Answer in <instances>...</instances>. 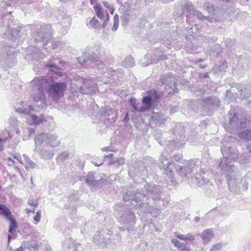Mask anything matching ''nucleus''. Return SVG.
Here are the masks:
<instances>
[{"mask_svg": "<svg viewBox=\"0 0 251 251\" xmlns=\"http://www.w3.org/2000/svg\"><path fill=\"white\" fill-rule=\"evenodd\" d=\"M221 151L223 158L219 166L222 170L228 172L226 177L229 191L235 194H239L241 191H247L249 184L246 177H242L239 180L238 177L240 176L239 173L235 171V167L231 161L238 158V151L230 146L227 141L224 140L222 142Z\"/></svg>", "mask_w": 251, "mask_h": 251, "instance_id": "f257e3e1", "label": "nucleus"}, {"mask_svg": "<svg viewBox=\"0 0 251 251\" xmlns=\"http://www.w3.org/2000/svg\"><path fill=\"white\" fill-rule=\"evenodd\" d=\"M161 188L159 185L148 184L144 187L143 189L128 191L124 196L123 200L125 201H130L131 205L136 209L139 208L144 212H150L149 202L147 201L151 198L154 201L160 199Z\"/></svg>", "mask_w": 251, "mask_h": 251, "instance_id": "f03ea898", "label": "nucleus"}, {"mask_svg": "<svg viewBox=\"0 0 251 251\" xmlns=\"http://www.w3.org/2000/svg\"><path fill=\"white\" fill-rule=\"evenodd\" d=\"M227 118L229 122L226 123L224 126L226 130L236 133L244 140H251V117L239 118L236 113L230 111L227 114Z\"/></svg>", "mask_w": 251, "mask_h": 251, "instance_id": "7ed1b4c3", "label": "nucleus"}, {"mask_svg": "<svg viewBox=\"0 0 251 251\" xmlns=\"http://www.w3.org/2000/svg\"><path fill=\"white\" fill-rule=\"evenodd\" d=\"M117 219L122 226H119V232L117 233V242H120L124 235L122 232L127 231L128 233L136 231L135 224L136 218L135 214L126 206H119L116 212Z\"/></svg>", "mask_w": 251, "mask_h": 251, "instance_id": "20e7f679", "label": "nucleus"}, {"mask_svg": "<svg viewBox=\"0 0 251 251\" xmlns=\"http://www.w3.org/2000/svg\"><path fill=\"white\" fill-rule=\"evenodd\" d=\"M10 14L11 12L7 11L3 14V16L0 17V33H3L4 38L11 40H15L19 37L24 39V36L26 34L24 33L25 27L18 26L15 27L14 25L11 24Z\"/></svg>", "mask_w": 251, "mask_h": 251, "instance_id": "39448f33", "label": "nucleus"}, {"mask_svg": "<svg viewBox=\"0 0 251 251\" xmlns=\"http://www.w3.org/2000/svg\"><path fill=\"white\" fill-rule=\"evenodd\" d=\"M42 77L38 83L42 85L46 90L48 91L49 96L54 100H58L64 95V91L66 87V84L64 82H54L52 78L50 76Z\"/></svg>", "mask_w": 251, "mask_h": 251, "instance_id": "423d86ee", "label": "nucleus"}, {"mask_svg": "<svg viewBox=\"0 0 251 251\" xmlns=\"http://www.w3.org/2000/svg\"><path fill=\"white\" fill-rule=\"evenodd\" d=\"M13 50L6 42H0V65L3 67H11L15 65L17 60Z\"/></svg>", "mask_w": 251, "mask_h": 251, "instance_id": "0eeeda50", "label": "nucleus"}, {"mask_svg": "<svg viewBox=\"0 0 251 251\" xmlns=\"http://www.w3.org/2000/svg\"><path fill=\"white\" fill-rule=\"evenodd\" d=\"M42 77H37L34 78L31 82L30 84L32 87V91L34 93L33 95V100L35 104L40 108H43L47 105V101L44 91H46L42 85H40L38 83L41 80Z\"/></svg>", "mask_w": 251, "mask_h": 251, "instance_id": "6e6552de", "label": "nucleus"}, {"mask_svg": "<svg viewBox=\"0 0 251 251\" xmlns=\"http://www.w3.org/2000/svg\"><path fill=\"white\" fill-rule=\"evenodd\" d=\"M100 53V48L97 47L95 51L93 50L91 52H85L81 57H78L77 59L79 63L81 65H88L92 64L97 66L99 65L103 66V64H101L98 56Z\"/></svg>", "mask_w": 251, "mask_h": 251, "instance_id": "1a4fd4ad", "label": "nucleus"}, {"mask_svg": "<svg viewBox=\"0 0 251 251\" xmlns=\"http://www.w3.org/2000/svg\"><path fill=\"white\" fill-rule=\"evenodd\" d=\"M34 111L33 108L31 106H28V108L20 107L16 109V112L20 114H24L26 115L25 118L31 122L30 124L40 125L46 122L43 115H40L37 116L35 114L31 113V111Z\"/></svg>", "mask_w": 251, "mask_h": 251, "instance_id": "9d476101", "label": "nucleus"}, {"mask_svg": "<svg viewBox=\"0 0 251 251\" xmlns=\"http://www.w3.org/2000/svg\"><path fill=\"white\" fill-rule=\"evenodd\" d=\"M34 142L38 144L48 145L52 147H55L60 144V141L58 140V137L56 134L51 133H41L36 135Z\"/></svg>", "mask_w": 251, "mask_h": 251, "instance_id": "9b49d317", "label": "nucleus"}, {"mask_svg": "<svg viewBox=\"0 0 251 251\" xmlns=\"http://www.w3.org/2000/svg\"><path fill=\"white\" fill-rule=\"evenodd\" d=\"M78 91L82 94H90L95 92L97 85L92 79H86L81 77L78 80Z\"/></svg>", "mask_w": 251, "mask_h": 251, "instance_id": "f8f14e48", "label": "nucleus"}, {"mask_svg": "<svg viewBox=\"0 0 251 251\" xmlns=\"http://www.w3.org/2000/svg\"><path fill=\"white\" fill-rule=\"evenodd\" d=\"M52 35L51 25H46L42 26L40 31L34 35L35 40L37 42H43V47L45 48Z\"/></svg>", "mask_w": 251, "mask_h": 251, "instance_id": "ddd939ff", "label": "nucleus"}, {"mask_svg": "<svg viewBox=\"0 0 251 251\" xmlns=\"http://www.w3.org/2000/svg\"><path fill=\"white\" fill-rule=\"evenodd\" d=\"M161 82L171 88L173 90V93L178 92L176 88V78L171 73L165 74L161 75L160 78Z\"/></svg>", "mask_w": 251, "mask_h": 251, "instance_id": "4468645a", "label": "nucleus"}, {"mask_svg": "<svg viewBox=\"0 0 251 251\" xmlns=\"http://www.w3.org/2000/svg\"><path fill=\"white\" fill-rule=\"evenodd\" d=\"M200 102L205 109L209 111H212L217 108L220 105L219 99L215 97H208L201 100Z\"/></svg>", "mask_w": 251, "mask_h": 251, "instance_id": "2eb2a0df", "label": "nucleus"}, {"mask_svg": "<svg viewBox=\"0 0 251 251\" xmlns=\"http://www.w3.org/2000/svg\"><path fill=\"white\" fill-rule=\"evenodd\" d=\"M195 167L196 162L194 160H190L186 161L184 167H181L176 164L175 168L180 175L182 176H187L191 174Z\"/></svg>", "mask_w": 251, "mask_h": 251, "instance_id": "dca6fc26", "label": "nucleus"}, {"mask_svg": "<svg viewBox=\"0 0 251 251\" xmlns=\"http://www.w3.org/2000/svg\"><path fill=\"white\" fill-rule=\"evenodd\" d=\"M35 151L39 153L41 158L44 159H50L53 157L54 154L53 150L49 151L44 149V147L45 145H43V144H36V142H35Z\"/></svg>", "mask_w": 251, "mask_h": 251, "instance_id": "f3484780", "label": "nucleus"}, {"mask_svg": "<svg viewBox=\"0 0 251 251\" xmlns=\"http://www.w3.org/2000/svg\"><path fill=\"white\" fill-rule=\"evenodd\" d=\"M159 161L163 165L162 168L164 170L163 173L171 177L173 169L175 168L176 164H174L172 161H168L167 158L163 155L160 156Z\"/></svg>", "mask_w": 251, "mask_h": 251, "instance_id": "a211bd4d", "label": "nucleus"}, {"mask_svg": "<svg viewBox=\"0 0 251 251\" xmlns=\"http://www.w3.org/2000/svg\"><path fill=\"white\" fill-rule=\"evenodd\" d=\"M166 121V119L165 115L160 113H152L150 119L151 124H154L159 126L164 125Z\"/></svg>", "mask_w": 251, "mask_h": 251, "instance_id": "6ab92c4d", "label": "nucleus"}, {"mask_svg": "<svg viewBox=\"0 0 251 251\" xmlns=\"http://www.w3.org/2000/svg\"><path fill=\"white\" fill-rule=\"evenodd\" d=\"M184 132L185 129L184 127L180 124H177L175 129V134L176 135V137L177 135L179 136V138H176V143L179 144L178 145L179 147L183 146L185 144V136L184 135Z\"/></svg>", "mask_w": 251, "mask_h": 251, "instance_id": "aec40b11", "label": "nucleus"}, {"mask_svg": "<svg viewBox=\"0 0 251 251\" xmlns=\"http://www.w3.org/2000/svg\"><path fill=\"white\" fill-rule=\"evenodd\" d=\"M237 88L240 92V99L248 98L251 96V85L248 84L245 86L243 84H238Z\"/></svg>", "mask_w": 251, "mask_h": 251, "instance_id": "412c9836", "label": "nucleus"}, {"mask_svg": "<svg viewBox=\"0 0 251 251\" xmlns=\"http://www.w3.org/2000/svg\"><path fill=\"white\" fill-rule=\"evenodd\" d=\"M206 176L208 175L202 171L200 173H196L195 177L193 178V180L198 186L200 187L209 181V178L206 177Z\"/></svg>", "mask_w": 251, "mask_h": 251, "instance_id": "4be33fe9", "label": "nucleus"}, {"mask_svg": "<svg viewBox=\"0 0 251 251\" xmlns=\"http://www.w3.org/2000/svg\"><path fill=\"white\" fill-rule=\"evenodd\" d=\"M2 215H4L7 219L10 221L8 231L10 233H12L14 232V230L18 227L17 221L15 219L11 217V212L8 208L6 211H3V214Z\"/></svg>", "mask_w": 251, "mask_h": 251, "instance_id": "5701e85b", "label": "nucleus"}, {"mask_svg": "<svg viewBox=\"0 0 251 251\" xmlns=\"http://www.w3.org/2000/svg\"><path fill=\"white\" fill-rule=\"evenodd\" d=\"M93 242L95 244L97 245L104 246L106 244H108L109 242H113L114 244L117 243L116 242H113L110 241V238H108L107 237L101 238V235L100 232H98L96 234L94 235Z\"/></svg>", "mask_w": 251, "mask_h": 251, "instance_id": "b1692460", "label": "nucleus"}, {"mask_svg": "<svg viewBox=\"0 0 251 251\" xmlns=\"http://www.w3.org/2000/svg\"><path fill=\"white\" fill-rule=\"evenodd\" d=\"M60 62L61 61L58 59L53 61H50L47 64L46 66L49 68L50 71L54 72L56 75L62 76L63 75L62 72L60 71V68L58 65V64L60 63Z\"/></svg>", "mask_w": 251, "mask_h": 251, "instance_id": "393cba45", "label": "nucleus"}, {"mask_svg": "<svg viewBox=\"0 0 251 251\" xmlns=\"http://www.w3.org/2000/svg\"><path fill=\"white\" fill-rule=\"evenodd\" d=\"M79 246V244H75L73 239L71 238L66 239L62 243L64 251H69L71 248L73 249V251H77L76 249Z\"/></svg>", "mask_w": 251, "mask_h": 251, "instance_id": "a878e982", "label": "nucleus"}, {"mask_svg": "<svg viewBox=\"0 0 251 251\" xmlns=\"http://www.w3.org/2000/svg\"><path fill=\"white\" fill-rule=\"evenodd\" d=\"M203 41L204 43H207L209 44V45H213V47H211L210 49H208V47H206L207 48V51H210L211 52H216L217 54H218L220 52L219 50L221 48L220 45L215 44L214 41L213 39L207 37H204Z\"/></svg>", "mask_w": 251, "mask_h": 251, "instance_id": "bb28decb", "label": "nucleus"}, {"mask_svg": "<svg viewBox=\"0 0 251 251\" xmlns=\"http://www.w3.org/2000/svg\"><path fill=\"white\" fill-rule=\"evenodd\" d=\"M171 242L180 251H190L191 250L190 247L176 239H172Z\"/></svg>", "mask_w": 251, "mask_h": 251, "instance_id": "cd10ccee", "label": "nucleus"}, {"mask_svg": "<svg viewBox=\"0 0 251 251\" xmlns=\"http://www.w3.org/2000/svg\"><path fill=\"white\" fill-rule=\"evenodd\" d=\"M201 236L202 239L203 243L204 244H207L213 237L214 235L212 233V230L207 229L202 232Z\"/></svg>", "mask_w": 251, "mask_h": 251, "instance_id": "c85d7f7f", "label": "nucleus"}, {"mask_svg": "<svg viewBox=\"0 0 251 251\" xmlns=\"http://www.w3.org/2000/svg\"><path fill=\"white\" fill-rule=\"evenodd\" d=\"M135 65L134 59L130 55L126 57L121 64L122 66L126 68H132Z\"/></svg>", "mask_w": 251, "mask_h": 251, "instance_id": "c756f323", "label": "nucleus"}, {"mask_svg": "<svg viewBox=\"0 0 251 251\" xmlns=\"http://www.w3.org/2000/svg\"><path fill=\"white\" fill-rule=\"evenodd\" d=\"M193 10H196V9L194 8L193 6L191 4L187 3L185 5L183 12L184 13L186 12L189 13L186 15L187 21H191V19L192 17V13H193Z\"/></svg>", "mask_w": 251, "mask_h": 251, "instance_id": "7c9ffc66", "label": "nucleus"}, {"mask_svg": "<svg viewBox=\"0 0 251 251\" xmlns=\"http://www.w3.org/2000/svg\"><path fill=\"white\" fill-rule=\"evenodd\" d=\"M176 236L177 238L183 241H193L195 240V237L191 233H188L187 234L176 233Z\"/></svg>", "mask_w": 251, "mask_h": 251, "instance_id": "2f4dec72", "label": "nucleus"}, {"mask_svg": "<svg viewBox=\"0 0 251 251\" xmlns=\"http://www.w3.org/2000/svg\"><path fill=\"white\" fill-rule=\"evenodd\" d=\"M113 112V109L109 106H104L101 107L99 110L100 114L103 117H106L110 116Z\"/></svg>", "mask_w": 251, "mask_h": 251, "instance_id": "473e14b6", "label": "nucleus"}, {"mask_svg": "<svg viewBox=\"0 0 251 251\" xmlns=\"http://www.w3.org/2000/svg\"><path fill=\"white\" fill-rule=\"evenodd\" d=\"M142 103L147 108H151L153 105V100L150 95L146 96L143 98Z\"/></svg>", "mask_w": 251, "mask_h": 251, "instance_id": "72a5a7b5", "label": "nucleus"}, {"mask_svg": "<svg viewBox=\"0 0 251 251\" xmlns=\"http://www.w3.org/2000/svg\"><path fill=\"white\" fill-rule=\"evenodd\" d=\"M95 179L93 173H90L86 176L85 183L91 187L94 188Z\"/></svg>", "mask_w": 251, "mask_h": 251, "instance_id": "f704fd0d", "label": "nucleus"}, {"mask_svg": "<svg viewBox=\"0 0 251 251\" xmlns=\"http://www.w3.org/2000/svg\"><path fill=\"white\" fill-rule=\"evenodd\" d=\"M198 137V133L195 130H191V131L188 136L187 140L190 143H194Z\"/></svg>", "mask_w": 251, "mask_h": 251, "instance_id": "c9c22d12", "label": "nucleus"}, {"mask_svg": "<svg viewBox=\"0 0 251 251\" xmlns=\"http://www.w3.org/2000/svg\"><path fill=\"white\" fill-rule=\"evenodd\" d=\"M24 158L25 160V161L26 163V168L27 169H34L37 166L36 164L34 163L29 157H28L26 155L24 154L23 155Z\"/></svg>", "mask_w": 251, "mask_h": 251, "instance_id": "e433bc0d", "label": "nucleus"}, {"mask_svg": "<svg viewBox=\"0 0 251 251\" xmlns=\"http://www.w3.org/2000/svg\"><path fill=\"white\" fill-rule=\"evenodd\" d=\"M35 132V130L33 128L28 127L24 130V135L23 136V139L25 141L29 139L30 136L33 134Z\"/></svg>", "mask_w": 251, "mask_h": 251, "instance_id": "4c0bfd02", "label": "nucleus"}, {"mask_svg": "<svg viewBox=\"0 0 251 251\" xmlns=\"http://www.w3.org/2000/svg\"><path fill=\"white\" fill-rule=\"evenodd\" d=\"M192 16H196L197 18L203 21L204 20H207V21L211 22V18L209 17H206L203 16V15L200 12L196 9V10L193 11V13H192Z\"/></svg>", "mask_w": 251, "mask_h": 251, "instance_id": "58836bf2", "label": "nucleus"}, {"mask_svg": "<svg viewBox=\"0 0 251 251\" xmlns=\"http://www.w3.org/2000/svg\"><path fill=\"white\" fill-rule=\"evenodd\" d=\"M3 134H8L7 137H0V152L3 150V143L4 142H5L6 140H8V139L11 138L12 136H10V133L9 131L7 130H5L3 131Z\"/></svg>", "mask_w": 251, "mask_h": 251, "instance_id": "ea45409f", "label": "nucleus"}, {"mask_svg": "<svg viewBox=\"0 0 251 251\" xmlns=\"http://www.w3.org/2000/svg\"><path fill=\"white\" fill-rule=\"evenodd\" d=\"M90 25L92 27L96 29L101 28V24L95 17H94L90 20Z\"/></svg>", "mask_w": 251, "mask_h": 251, "instance_id": "a19ab883", "label": "nucleus"}, {"mask_svg": "<svg viewBox=\"0 0 251 251\" xmlns=\"http://www.w3.org/2000/svg\"><path fill=\"white\" fill-rule=\"evenodd\" d=\"M107 183V181L104 179H100L99 180H95L94 188H100Z\"/></svg>", "mask_w": 251, "mask_h": 251, "instance_id": "79ce46f5", "label": "nucleus"}, {"mask_svg": "<svg viewBox=\"0 0 251 251\" xmlns=\"http://www.w3.org/2000/svg\"><path fill=\"white\" fill-rule=\"evenodd\" d=\"M119 18L118 15L116 14L114 16V24L112 28V30L116 31L119 26Z\"/></svg>", "mask_w": 251, "mask_h": 251, "instance_id": "37998d69", "label": "nucleus"}, {"mask_svg": "<svg viewBox=\"0 0 251 251\" xmlns=\"http://www.w3.org/2000/svg\"><path fill=\"white\" fill-rule=\"evenodd\" d=\"M225 44H226V48L228 50H230L233 45H234L235 40L230 38H227L225 41Z\"/></svg>", "mask_w": 251, "mask_h": 251, "instance_id": "c03bdc74", "label": "nucleus"}, {"mask_svg": "<svg viewBox=\"0 0 251 251\" xmlns=\"http://www.w3.org/2000/svg\"><path fill=\"white\" fill-rule=\"evenodd\" d=\"M69 155V153L67 151H64L60 154L57 158L58 161L63 162Z\"/></svg>", "mask_w": 251, "mask_h": 251, "instance_id": "a18cd8bd", "label": "nucleus"}, {"mask_svg": "<svg viewBox=\"0 0 251 251\" xmlns=\"http://www.w3.org/2000/svg\"><path fill=\"white\" fill-rule=\"evenodd\" d=\"M149 95H150L152 98V100H157L160 98V95L158 93V92L156 91H151L149 93Z\"/></svg>", "mask_w": 251, "mask_h": 251, "instance_id": "49530a36", "label": "nucleus"}, {"mask_svg": "<svg viewBox=\"0 0 251 251\" xmlns=\"http://www.w3.org/2000/svg\"><path fill=\"white\" fill-rule=\"evenodd\" d=\"M203 6L209 13H211L214 11L213 5H212L209 2L205 3Z\"/></svg>", "mask_w": 251, "mask_h": 251, "instance_id": "de8ad7c7", "label": "nucleus"}, {"mask_svg": "<svg viewBox=\"0 0 251 251\" xmlns=\"http://www.w3.org/2000/svg\"><path fill=\"white\" fill-rule=\"evenodd\" d=\"M9 123L11 125L18 126L19 121L17 118L10 117L9 119Z\"/></svg>", "mask_w": 251, "mask_h": 251, "instance_id": "09e8293b", "label": "nucleus"}, {"mask_svg": "<svg viewBox=\"0 0 251 251\" xmlns=\"http://www.w3.org/2000/svg\"><path fill=\"white\" fill-rule=\"evenodd\" d=\"M222 246L223 244L221 243L216 244L211 247L210 251H218L221 249Z\"/></svg>", "mask_w": 251, "mask_h": 251, "instance_id": "8fccbe9b", "label": "nucleus"}, {"mask_svg": "<svg viewBox=\"0 0 251 251\" xmlns=\"http://www.w3.org/2000/svg\"><path fill=\"white\" fill-rule=\"evenodd\" d=\"M116 167L123 165L125 163L124 158L119 157L116 159Z\"/></svg>", "mask_w": 251, "mask_h": 251, "instance_id": "3c124183", "label": "nucleus"}, {"mask_svg": "<svg viewBox=\"0 0 251 251\" xmlns=\"http://www.w3.org/2000/svg\"><path fill=\"white\" fill-rule=\"evenodd\" d=\"M109 22V15L108 13H106V17L103 24L101 25V28H105Z\"/></svg>", "mask_w": 251, "mask_h": 251, "instance_id": "603ef678", "label": "nucleus"}, {"mask_svg": "<svg viewBox=\"0 0 251 251\" xmlns=\"http://www.w3.org/2000/svg\"><path fill=\"white\" fill-rule=\"evenodd\" d=\"M28 203L31 206H36L38 205L37 201L36 200H34L33 199H29L28 201Z\"/></svg>", "mask_w": 251, "mask_h": 251, "instance_id": "864d4df0", "label": "nucleus"}, {"mask_svg": "<svg viewBox=\"0 0 251 251\" xmlns=\"http://www.w3.org/2000/svg\"><path fill=\"white\" fill-rule=\"evenodd\" d=\"M41 211L38 210L36 214L34 217V220L36 222H39L41 220Z\"/></svg>", "mask_w": 251, "mask_h": 251, "instance_id": "5fc2aeb1", "label": "nucleus"}, {"mask_svg": "<svg viewBox=\"0 0 251 251\" xmlns=\"http://www.w3.org/2000/svg\"><path fill=\"white\" fill-rule=\"evenodd\" d=\"M130 103L135 111H138V108L136 104V101L135 99H131L130 100Z\"/></svg>", "mask_w": 251, "mask_h": 251, "instance_id": "6e6d98bb", "label": "nucleus"}, {"mask_svg": "<svg viewBox=\"0 0 251 251\" xmlns=\"http://www.w3.org/2000/svg\"><path fill=\"white\" fill-rule=\"evenodd\" d=\"M227 67V62L226 61H223V62L219 66L220 70H224Z\"/></svg>", "mask_w": 251, "mask_h": 251, "instance_id": "4d7b16f0", "label": "nucleus"}, {"mask_svg": "<svg viewBox=\"0 0 251 251\" xmlns=\"http://www.w3.org/2000/svg\"><path fill=\"white\" fill-rule=\"evenodd\" d=\"M96 14L100 20H102L104 19V14L102 11L96 13Z\"/></svg>", "mask_w": 251, "mask_h": 251, "instance_id": "13d9d810", "label": "nucleus"}, {"mask_svg": "<svg viewBox=\"0 0 251 251\" xmlns=\"http://www.w3.org/2000/svg\"><path fill=\"white\" fill-rule=\"evenodd\" d=\"M96 13H98L100 11H101V6L100 4H96L93 7Z\"/></svg>", "mask_w": 251, "mask_h": 251, "instance_id": "bf43d9fd", "label": "nucleus"}, {"mask_svg": "<svg viewBox=\"0 0 251 251\" xmlns=\"http://www.w3.org/2000/svg\"><path fill=\"white\" fill-rule=\"evenodd\" d=\"M178 109H179V108H178V106H174L171 107L170 108V113L173 114V113H175L178 110Z\"/></svg>", "mask_w": 251, "mask_h": 251, "instance_id": "052dcab7", "label": "nucleus"}, {"mask_svg": "<svg viewBox=\"0 0 251 251\" xmlns=\"http://www.w3.org/2000/svg\"><path fill=\"white\" fill-rule=\"evenodd\" d=\"M8 208L3 204H0V212H1V214L2 215L3 214V211L6 210Z\"/></svg>", "mask_w": 251, "mask_h": 251, "instance_id": "680f3d73", "label": "nucleus"}, {"mask_svg": "<svg viewBox=\"0 0 251 251\" xmlns=\"http://www.w3.org/2000/svg\"><path fill=\"white\" fill-rule=\"evenodd\" d=\"M7 162H8V165L11 166L14 165L15 164L14 160L13 159H12L11 157H8L7 158Z\"/></svg>", "mask_w": 251, "mask_h": 251, "instance_id": "e2e57ef3", "label": "nucleus"}, {"mask_svg": "<svg viewBox=\"0 0 251 251\" xmlns=\"http://www.w3.org/2000/svg\"><path fill=\"white\" fill-rule=\"evenodd\" d=\"M102 150L105 151H116L112 149V148L110 147H104L102 149Z\"/></svg>", "mask_w": 251, "mask_h": 251, "instance_id": "0e129e2a", "label": "nucleus"}, {"mask_svg": "<svg viewBox=\"0 0 251 251\" xmlns=\"http://www.w3.org/2000/svg\"><path fill=\"white\" fill-rule=\"evenodd\" d=\"M182 158V155H176L174 156V159L177 162H178L180 161V160Z\"/></svg>", "mask_w": 251, "mask_h": 251, "instance_id": "69168bd1", "label": "nucleus"}, {"mask_svg": "<svg viewBox=\"0 0 251 251\" xmlns=\"http://www.w3.org/2000/svg\"><path fill=\"white\" fill-rule=\"evenodd\" d=\"M129 117L128 113H126L125 115V117L124 119V122L127 123L129 121Z\"/></svg>", "mask_w": 251, "mask_h": 251, "instance_id": "338daca9", "label": "nucleus"}, {"mask_svg": "<svg viewBox=\"0 0 251 251\" xmlns=\"http://www.w3.org/2000/svg\"><path fill=\"white\" fill-rule=\"evenodd\" d=\"M108 165H114L116 166V160L113 159H112L111 160L109 161V162H108Z\"/></svg>", "mask_w": 251, "mask_h": 251, "instance_id": "774afa93", "label": "nucleus"}]
</instances>
